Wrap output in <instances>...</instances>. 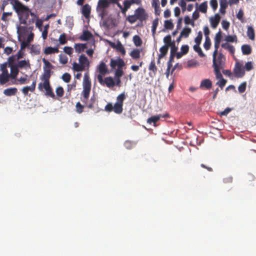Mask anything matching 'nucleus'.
<instances>
[{
  "mask_svg": "<svg viewBox=\"0 0 256 256\" xmlns=\"http://www.w3.org/2000/svg\"><path fill=\"white\" fill-rule=\"evenodd\" d=\"M200 45V44H195L193 46V49L196 52L198 53V54L200 57L204 58L206 56V55L203 52Z\"/></svg>",
  "mask_w": 256,
  "mask_h": 256,
  "instance_id": "obj_35",
  "label": "nucleus"
},
{
  "mask_svg": "<svg viewBox=\"0 0 256 256\" xmlns=\"http://www.w3.org/2000/svg\"><path fill=\"white\" fill-rule=\"evenodd\" d=\"M63 50H64V52L65 54H66L69 56H70L71 54H72L74 52L73 48L71 46H64L63 48Z\"/></svg>",
  "mask_w": 256,
  "mask_h": 256,
  "instance_id": "obj_62",
  "label": "nucleus"
},
{
  "mask_svg": "<svg viewBox=\"0 0 256 256\" xmlns=\"http://www.w3.org/2000/svg\"><path fill=\"white\" fill-rule=\"evenodd\" d=\"M148 69L154 72V74H156V72L157 70V68L156 66V62L154 58L152 60L150 64Z\"/></svg>",
  "mask_w": 256,
  "mask_h": 256,
  "instance_id": "obj_51",
  "label": "nucleus"
},
{
  "mask_svg": "<svg viewBox=\"0 0 256 256\" xmlns=\"http://www.w3.org/2000/svg\"><path fill=\"white\" fill-rule=\"evenodd\" d=\"M10 69V77L12 80H14V81H16L19 72V68H18L16 66L12 64Z\"/></svg>",
  "mask_w": 256,
  "mask_h": 256,
  "instance_id": "obj_23",
  "label": "nucleus"
},
{
  "mask_svg": "<svg viewBox=\"0 0 256 256\" xmlns=\"http://www.w3.org/2000/svg\"><path fill=\"white\" fill-rule=\"evenodd\" d=\"M98 82L101 85H106L109 88H112L114 86V77L108 76L106 77L104 79L100 74H98L97 76Z\"/></svg>",
  "mask_w": 256,
  "mask_h": 256,
  "instance_id": "obj_4",
  "label": "nucleus"
},
{
  "mask_svg": "<svg viewBox=\"0 0 256 256\" xmlns=\"http://www.w3.org/2000/svg\"><path fill=\"white\" fill-rule=\"evenodd\" d=\"M212 86V81L210 78H205L200 82L199 88L202 90H210Z\"/></svg>",
  "mask_w": 256,
  "mask_h": 256,
  "instance_id": "obj_14",
  "label": "nucleus"
},
{
  "mask_svg": "<svg viewBox=\"0 0 256 256\" xmlns=\"http://www.w3.org/2000/svg\"><path fill=\"white\" fill-rule=\"evenodd\" d=\"M135 16L138 18V21H145L148 17V14L146 10L142 6L138 7L134 10Z\"/></svg>",
  "mask_w": 256,
  "mask_h": 256,
  "instance_id": "obj_6",
  "label": "nucleus"
},
{
  "mask_svg": "<svg viewBox=\"0 0 256 256\" xmlns=\"http://www.w3.org/2000/svg\"><path fill=\"white\" fill-rule=\"evenodd\" d=\"M28 76L27 74H24V77H20L18 80L19 84H24L28 83L29 82V80L28 79Z\"/></svg>",
  "mask_w": 256,
  "mask_h": 256,
  "instance_id": "obj_58",
  "label": "nucleus"
},
{
  "mask_svg": "<svg viewBox=\"0 0 256 256\" xmlns=\"http://www.w3.org/2000/svg\"><path fill=\"white\" fill-rule=\"evenodd\" d=\"M222 58L225 59L224 56L220 52L218 53V58L216 60L218 62H216L218 64V68H223L224 66L225 63L222 60Z\"/></svg>",
  "mask_w": 256,
  "mask_h": 256,
  "instance_id": "obj_29",
  "label": "nucleus"
},
{
  "mask_svg": "<svg viewBox=\"0 0 256 256\" xmlns=\"http://www.w3.org/2000/svg\"><path fill=\"white\" fill-rule=\"evenodd\" d=\"M225 40L226 42L228 43H232V42H236L238 41V38L236 34L230 35L228 34L225 38Z\"/></svg>",
  "mask_w": 256,
  "mask_h": 256,
  "instance_id": "obj_40",
  "label": "nucleus"
},
{
  "mask_svg": "<svg viewBox=\"0 0 256 256\" xmlns=\"http://www.w3.org/2000/svg\"><path fill=\"white\" fill-rule=\"evenodd\" d=\"M126 95L125 92H124L117 96L116 102L124 104V102L126 98Z\"/></svg>",
  "mask_w": 256,
  "mask_h": 256,
  "instance_id": "obj_43",
  "label": "nucleus"
},
{
  "mask_svg": "<svg viewBox=\"0 0 256 256\" xmlns=\"http://www.w3.org/2000/svg\"><path fill=\"white\" fill-rule=\"evenodd\" d=\"M59 62L62 64H66L68 62V58L65 54H60L59 55Z\"/></svg>",
  "mask_w": 256,
  "mask_h": 256,
  "instance_id": "obj_52",
  "label": "nucleus"
},
{
  "mask_svg": "<svg viewBox=\"0 0 256 256\" xmlns=\"http://www.w3.org/2000/svg\"><path fill=\"white\" fill-rule=\"evenodd\" d=\"M38 46H39L38 45L37 46L34 44H32L30 48V52L36 55L39 54H40V48H38Z\"/></svg>",
  "mask_w": 256,
  "mask_h": 256,
  "instance_id": "obj_56",
  "label": "nucleus"
},
{
  "mask_svg": "<svg viewBox=\"0 0 256 256\" xmlns=\"http://www.w3.org/2000/svg\"><path fill=\"white\" fill-rule=\"evenodd\" d=\"M132 41L134 46L136 47H140L142 44V40L140 36L136 34L132 38Z\"/></svg>",
  "mask_w": 256,
  "mask_h": 256,
  "instance_id": "obj_34",
  "label": "nucleus"
},
{
  "mask_svg": "<svg viewBox=\"0 0 256 256\" xmlns=\"http://www.w3.org/2000/svg\"><path fill=\"white\" fill-rule=\"evenodd\" d=\"M143 50V48H134L130 53V56L134 60L139 59L140 57V52Z\"/></svg>",
  "mask_w": 256,
  "mask_h": 256,
  "instance_id": "obj_20",
  "label": "nucleus"
},
{
  "mask_svg": "<svg viewBox=\"0 0 256 256\" xmlns=\"http://www.w3.org/2000/svg\"><path fill=\"white\" fill-rule=\"evenodd\" d=\"M254 68V62L252 61H248L246 62L244 66V68L245 72H250L253 70Z\"/></svg>",
  "mask_w": 256,
  "mask_h": 256,
  "instance_id": "obj_41",
  "label": "nucleus"
},
{
  "mask_svg": "<svg viewBox=\"0 0 256 256\" xmlns=\"http://www.w3.org/2000/svg\"><path fill=\"white\" fill-rule=\"evenodd\" d=\"M234 110V108L227 107L223 111L220 112L219 114L220 116H227V115Z\"/></svg>",
  "mask_w": 256,
  "mask_h": 256,
  "instance_id": "obj_59",
  "label": "nucleus"
},
{
  "mask_svg": "<svg viewBox=\"0 0 256 256\" xmlns=\"http://www.w3.org/2000/svg\"><path fill=\"white\" fill-rule=\"evenodd\" d=\"M109 22L110 23L111 25L114 26H116L118 25L116 18H112L111 15H110L104 19L102 22H100V26L106 28H108L110 27Z\"/></svg>",
  "mask_w": 256,
  "mask_h": 256,
  "instance_id": "obj_7",
  "label": "nucleus"
},
{
  "mask_svg": "<svg viewBox=\"0 0 256 256\" xmlns=\"http://www.w3.org/2000/svg\"><path fill=\"white\" fill-rule=\"evenodd\" d=\"M126 20L130 24H133L136 22L138 20L135 16V13L132 15H128L126 18Z\"/></svg>",
  "mask_w": 256,
  "mask_h": 256,
  "instance_id": "obj_49",
  "label": "nucleus"
},
{
  "mask_svg": "<svg viewBox=\"0 0 256 256\" xmlns=\"http://www.w3.org/2000/svg\"><path fill=\"white\" fill-rule=\"evenodd\" d=\"M233 72L236 78H242L246 74L242 64L238 62H236L233 69Z\"/></svg>",
  "mask_w": 256,
  "mask_h": 256,
  "instance_id": "obj_5",
  "label": "nucleus"
},
{
  "mask_svg": "<svg viewBox=\"0 0 256 256\" xmlns=\"http://www.w3.org/2000/svg\"><path fill=\"white\" fill-rule=\"evenodd\" d=\"M82 87L83 90L82 92V95L84 99H88L92 88V82L88 72H86L84 74Z\"/></svg>",
  "mask_w": 256,
  "mask_h": 256,
  "instance_id": "obj_1",
  "label": "nucleus"
},
{
  "mask_svg": "<svg viewBox=\"0 0 256 256\" xmlns=\"http://www.w3.org/2000/svg\"><path fill=\"white\" fill-rule=\"evenodd\" d=\"M126 64L124 60L120 56L112 58L110 63V66L111 68L110 72H114L116 66H117L118 68H122Z\"/></svg>",
  "mask_w": 256,
  "mask_h": 256,
  "instance_id": "obj_3",
  "label": "nucleus"
},
{
  "mask_svg": "<svg viewBox=\"0 0 256 256\" xmlns=\"http://www.w3.org/2000/svg\"><path fill=\"white\" fill-rule=\"evenodd\" d=\"M194 20L190 18V16L188 15H186L184 17V22L186 24V26H188V24L191 25L192 27H194L195 26V22Z\"/></svg>",
  "mask_w": 256,
  "mask_h": 256,
  "instance_id": "obj_39",
  "label": "nucleus"
},
{
  "mask_svg": "<svg viewBox=\"0 0 256 256\" xmlns=\"http://www.w3.org/2000/svg\"><path fill=\"white\" fill-rule=\"evenodd\" d=\"M18 92V89L15 87H11L4 90L3 94L8 96H15Z\"/></svg>",
  "mask_w": 256,
  "mask_h": 256,
  "instance_id": "obj_22",
  "label": "nucleus"
},
{
  "mask_svg": "<svg viewBox=\"0 0 256 256\" xmlns=\"http://www.w3.org/2000/svg\"><path fill=\"white\" fill-rule=\"evenodd\" d=\"M209 20L211 28L212 29H216L219 24L220 19L214 18V17H210Z\"/></svg>",
  "mask_w": 256,
  "mask_h": 256,
  "instance_id": "obj_32",
  "label": "nucleus"
},
{
  "mask_svg": "<svg viewBox=\"0 0 256 256\" xmlns=\"http://www.w3.org/2000/svg\"><path fill=\"white\" fill-rule=\"evenodd\" d=\"M241 50L243 55L248 56L252 52V48L248 44H244L241 46Z\"/></svg>",
  "mask_w": 256,
  "mask_h": 256,
  "instance_id": "obj_24",
  "label": "nucleus"
},
{
  "mask_svg": "<svg viewBox=\"0 0 256 256\" xmlns=\"http://www.w3.org/2000/svg\"><path fill=\"white\" fill-rule=\"evenodd\" d=\"M247 82H243L238 86V90L240 94H242L245 92L246 88Z\"/></svg>",
  "mask_w": 256,
  "mask_h": 256,
  "instance_id": "obj_46",
  "label": "nucleus"
},
{
  "mask_svg": "<svg viewBox=\"0 0 256 256\" xmlns=\"http://www.w3.org/2000/svg\"><path fill=\"white\" fill-rule=\"evenodd\" d=\"M78 63L86 72H88L90 67V62L88 57L84 54H81L78 58Z\"/></svg>",
  "mask_w": 256,
  "mask_h": 256,
  "instance_id": "obj_8",
  "label": "nucleus"
},
{
  "mask_svg": "<svg viewBox=\"0 0 256 256\" xmlns=\"http://www.w3.org/2000/svg\"><path fill=\"white\" fill-rule=\"evenodd\" d=\"M214 68V73L216 76V78L218 80H222V78H224L222 74L220 68H218V64L216 66H212Z\"/></svg>",
  "mask_w": 256,
  "mask_h": 256,
  "instance_id": "obj_33",
  "label": "nucleus"
},
{
  "mask_svg": "<svg viewBox=\"0 0 256 256\" xmlns=\"http://www.w3.org/2000/svg\"><path fill=\"white\" fill-rule=\"evenodd\" d=\"M16 34H18V41L20 42V49L22 50V53L24 54L25 52V48L28 46H29V44L28 42L26 40L21 41L20 38V25L16 24Z\"/></svg>",
  "mask_w": 256,
  "mask_h": 256,
  "instance_id": "obj_15",
  "label": "nucleus"
},
{
  "mask_svg": "<svg viewBox=\"0 0 256 256\" xmlns=\"http://www.w3.org/2000/svg\"><path fill=\"white\" fill-rule=\"evenodd\" d=\"M114 71V78H121V77L124 75V72L122 70V68H115Z\"/></svg>",
  "mask_w": 256,
  "mask_h": 256,
  "instance_id": "obj_54",
  "label": "nucleus"
},
{
  "mask_svg": "<svg viewBox=\"0 0 256 256\" xmlns=\"http://www.w3.org/2000/svg\"><path fill=\"white\" fill-rule=\"evenodd\" d=\"M187 65L188 67H196L199 66V62L194 60H188L187 62Z\"/></svg>",
  "mask_w": 256,
  "mask_h": 256,
  "instance_id": "obj_57",
  "label": "nucleus"
},
{
  "mask_svg": "<svg viewBox=\"0 0 256 256\" xmlns=\"http://www.w3.org/2000/svg\"><path fill=\"white\" fill-rule=\"evenodd\" d=\"M97 69L101 74H108L110 70L108 71V66L104 62L100 61L99 64L97 66Z\"/></svg>",
  "mask_w": 256,
  "mask_h": 256,
  "instance_id": "obj_17",
  "label": "nucleus"
},
{
  "mask_svg": "<svg viewBox=\"0 0 256 256\" xmlns=\"http://www.w3.org/2000/svg\"><path fill=\"white\" fill-rule=\"evenodd\" d=\"M79 39L82 41H88L90 46L96 48V40L92 33L88 30H83L82 34L79 36Z\"/></svg>",
  "mask_w": 256,
  "mask_h": 256,
  "instance_id": "obj_2",
  "label": "nucleus"
},
{
  "mask_svg": "<svg viewBox=\"0 0 256 256\" xmlns=\"http://www.w3.org/2000/svg\"><path fill=\"white\" fill-rule=\"evenodd\" d=\"M202 39V33L201 31H199L197 36L194 38V41L196 44H200Z\"/></svg>",
  "mask_w": 256,
  "mask_h": 256,
  "instance_id": "obj_55",
  "label": "nucleus"
},
{
  "mask_svg": "<svg viewBox=\"0 0 256 256\" xmlns=\"http://www.w3.org/2000/svg\"><path fill=\"white\" fill-rule=\"evenodd\" d=\"M160 114L153 115L147 119L146 122L148 124H153L154 127L157 126L156 122L160 120Z\"/></svg>",
  "mask_w": 256,
  "mask_h": 256,
  "instance_id": "obj_19",
  "label": "nucleus"
},
{
  "mask_svg": "<svg viewBox=\"0 0 256 256\" xmlns=\"http://www.w3.org/2000/svg\"><path fill=\"white\" fill-rule=\"evenodd\" d=\"M123 104L116 102L113 104L114 112L116 114H121L123 111Z\"/></svg>",
  "mask_w": 256,
  "mask_h": 256,
  "instance_id": "obj_26",
  "label": "nucleus"
},
{
  "mask_svg": "<svg viewBox=\"0 0 256 256\" xmlns=\"http://www.w3.org/2000/svg\"><path fill=\"white\" fill-rule=\"evenodd\" d=\"M84 105L81 104L80 102H77L76 104V112L80 114H82L84 111Z\"/></svg>",
  "mask_w": 256,
  "mask_h": 256,
  "instance_id": "obj_53",
  "label": "nucleus"
},
{
  "mask_svg": "<svg viewBox=\"0 0 256 256\" xmlns=\"http://www.w3.org/2000/svg\"><path fill=\"white\" fill-rule=\"evenodd\" d=\"M44 73L41 76L40 79L44 82H50V78L51 76L54 74V72L51 70L46 68L45 66H43Z\"/></svg>",
  "mask_w": 256,
  "mask_h": 256,
  "instance_id": "obj_12",
  "label": "nucleus"
},
{
  "mask_svg": "<svg viewBox=\"0 0 256 256\" xmlns=\"http://www.w3.org/2000/svg\"><path fill=\"white\" fill-rule=\"evenodd\" d=\"M113 104L111 102H108V104H106V106L104 107V110L106 112H114L113 109Z\"/></svg>",
  "mask_w": 256,
  "mask_h": 256,
  "instance_id": "obj_63",
  "label": "nucleus"
},
{
  "mask_svg": "<svg viewBox=\"0 0 256 256\" xmlns=\"http://www.w3.org/2000/svg\"><path fill=\"white\" fill-rule=\"evenodd\" d=\"M158 22H159L158 18H156L153 20V21L152 22V36L154 39H155V34L156 33L157 27L158 25Z\"/></svg>",
  "mask_w": 256,
  "mask_h": 256,
  "instance_id": "obj_30",
  "label": "nucleus"
},
{
  "mask_svg": "<svg viewBox=\"0 0 256 256\" xmlns=\"http://www.w3.org/2000/svg\"><path fill=\"white\" fill-rule=\"evenodd\" d=\"M222 26L224 30H228L230 26V22L226 20H223L222 21Z\"/></svg>",
  "mask_w": 256,
  "mask_h": 256,
  "instance_id": "obj_60",
  "label": "nucleus"
},
{
  "mask_svg": "<svg viewBox=\"0 0 256 256\" xmlns=\"http://www.w3.org/2000/svg\"><path fill=\"white\" fill-rule=\"evenodd\" d=\"M236 18L240 20L242 23L244 22V12L242 8H240L238 12L236 14Z\"/></svg>",
  "mask_w": 256,
  "mask_h": 256,
  "instance_id": "obj_45",
  "label": "nucleus"
},
{
  "mask_svg": "<svg viewBox=\"0 0 256 256\" xmlns=\"http://www.w3.org/2000/svg\"><path fill=\"white\" fill-rule=\"evenodd\" d=\"M66 34L64 32L60 36L58 40L55 39L54 38H51V40L52 41H55L56 42L58 41L60 44L62 45L66 44H67V40L66 38Z\"/></svg>",
  "mask_w": 256,
  "mask_h": 256,
  "instance_id": "obj_31",
  "label": "nucleus"
},
{
  "mask_svg": "<svg viewBox=\"0 0 256 256\" xmlns=\"http://www.w3.org/2000/svg\"><path fill=\"white\" fill-rule=\"evenodd\" d=\"M20 8L18 9V12H16L18 15V18L20 24H23L24 25H28V20L22 18V15L20 14Z\"/></svg>",
  "mask_w": 256,
  "mask_h": 256,
  "instance_id": "obj_36",
  "label": "nucleus"
},
{
  "mask_svg": "<svg viewBox=\"0 0 256 256\" xmlns=\"http://www.w3.org/2000/svg\"><path fill=\"white\" fill-rule=\"evenodd\" d=\"M80 12L82 15L86 18H90L91 12V6L88 4H84L82 6Z\"/></svg>",
  "mask_w": 256,
  "mask_h": 256,
  "instance_id": "obj_13",
  "label": "nucleus"
},
{
  "mask_svg": "<svg viewBox=\"0 0 256 256\" xmlns=\"http://www.w3.org/2000/svg\"><path fill=\"white\" fill-rule=\"evenodd\" d=\"M44 90H46L45 95L52 98L56 99V96L52 90V88L50 84V82H44Z\"/></svg>",
  "mask_w": 256,
  "mask_h": 256,
  "instance_id": "obj_11",
  "label": "nucleus"
},
{
  "mask_svg": "<svg viewBox=\"0 0 256 256\" xmlns=\"http://www.w3.org/2000/svg\"><path fill=\"white\" fill-rule=\"evenodd\" d=\"M72 76L68 72H64L61 76V78L66 83H68L71 80Z\"/></svg>",
  "mask_w": 256,
  "mask_h": 256,
  "instance_id": "obj_47",
  "label": "nucleus"
},
{
  "mask_svg": "<svg viewBox=\"0 0 256 256\" xmlns=\"http://www.w3.org/2000/svg\"><path fill=\"white\" fill-rule=\"evenodd\" d=\"M66 22L68 27L70 30H72L74 26L73 17L70 16H67L66 20Z\"/></svg>",
  "mask_w": 256,
  "mask_h": 256,
  "instance_id": "obj_48",
  "label": "nucleus"
},
{
  "mask_svg": "<svg viewBox=\"0 0 256 256\" xmlns=\"http://www.w3.org/2000/svg\"><path fill=\"white\" fill-rule=\"evenodd\" d=\"M64 90L62 86H58L56 89V95L58 98H62L64 95Z\"/></svg>",
  "mask_w": 256,
  "mask_h": 256,
  "instance_id": "obj_50",
  "label": "nucleus"
},
{
  "mask_svg": "<svg viewBox=\"0 0 256 256\" xmlns=\"http://www.w3.org/2000/svg\"><path fill=\"white\" fill-rule=\"evenodd\" d=\"M181 32H183L182 36L184 38H187L192 32V29L188 26H186Z\"/></svg>",
  "mask_w": 256,
  "mask_h": 256,
  "instance_id": "obj_42",
  "label": "nucleus"
},
{
  "mask_svg": "<svg viewBox=\"0 0 256 256\" xmlns=\"http://www.w3.org/2000/svg\"><path fill=\"white\" fill-rule=\"evenodd\" d=\"M174 26L172 19L165 20L164 21V28L162 30V32H166L167 30H172L174 29Z\"/></svg>",
  "mask_w": 256,
  "mask_h": 256,
  "instance_id": "obj_18",
  "label": "nucleus"
},
{
  "mask_svg": "<svg viewBox=\"0 0 256 256\" xmlns=\"http://www.w3.org/2000/svg\"><path fill=\"white\" fill-rule=\"evenodd\" d=\"M203 46L206 50H208L210 49L212 46V42L210 37L205 38V41Z\"/></svg>",
  "mask_w": 256,
  "mask_h": 256,
  "instance_id": "obj_44",
  "label": "nucleus"
},
{
  "mask_svg": "<svg viewBox=\"0 0 256 256\" xmlns=\"http://www.w3.org/2000/svg\"><path fill=\"white\" fill-rule=\"evenodd\" d=\"M247 36L250 40H254L255 38V32L252 26H247Z\"/></svg>",
  "mask_w": 256,
  "mask_h": 256,
  "instance_id": "obj_25",
  "label": "nucleus"
},
{
  "mask_svg": "<svg viewBox=\"0 0 256 256\" xmlns=\"http://www.w3.org/2000/svg\"><path fill=\"white\" fill-rule=\"evenodd\" d=\"M19 69H27L30 68V64L28 60H19L17 63L14 64Z\"/></svg>",
  "mask_w": 256,
  "mask_h": 256,
  "instance_id": "obj_16",
  "label": "nucleus"
},
{
  "mask_svg": "<svg viewBox=\"0 0 256 256\" xmlns=\"http://www.w3.org/2000/svg\"><path fill=\"white\" fill-rule=\"evenodd\" d=\"M116 42L117 46L116 50L118 52H120L122 56H124L126 54V50L124 46L122 44L119 40H116Z\"/></svg>",
  "mask_w": 256,
  "mask_h": 256,
  "instance_id": "obj_28",
  "label": "nucleus"
},
{
  "mask_svg": "<svg viewBox=\"0 0 256 256\" xmlns=\"http://www.w3.org/2000/svg\"><path fill=\"white\" fill-rule=\"evenodd\" d=\"M21 12H23L24 11H28L29 12V14L32 16V18H34V20H36L39 18L38 14L34 12H32V10L28 6L24 4V6H22L20 8Z\"/></svg>",
  "mask_w": 256,
  "mask_h": 256,
  "instance_id": "obj_21",
  "label": "nucleus"
},
{
  "mask_svg": "<svg viewBox=\"0 0 256 256\" xmlns=\"http://www.w3.org/2000/svg\"><path fill=\"white\" fill-rule=\"evenodd\" d=\"M0 71L2 72L0 74V84H4L8 80V78L10 77V74L6 68H3L0 66Z\"/></svg>",
  "mask_w": 256,
  "mask_h": 256,
  "instance_id": "obj_9",
  "label": "nucleus"
},
{
  "mask_svg": "<svg viewBox=\"0 0 256 256\" xmlns=\"http://www.w3.org/2000/svg\"><path fill=\"white\" fill-rule=\"evenodd\" d=\"M110 4L108 0H98L96 10L97 12H104V10L109 7Z\"/></svg>",
  "mask_w": 256,
  "mask_h": 256,
  "instance_id": "obj_10",
  "label": "nucleus"
},
{
  "mask_svg": "<svg viewBox=\"0 0 256 256\" xmlns=\"http://www.w3.org/2000/svg\"><path fill=\"white\" fill-rule=\"evenodd\" d=\"M208 9V2L204 1L198 6V11L202 14H206Z\"/></svg>",
  "mask_w": 256,
  "mask_h": 256,
  "instance_id": "obj_37",
  "label": "nucleus"
},
{
  "mask_svg": "<svg viewBox=\"0 0 256 256\" xmlns=\"http://www.w3.org/2000/svg\"><path fill=\"white\" fill-rule=\"evenodd\" d=\"M72 70L74 72H82L85 70L79 63H77L76 62H74L72 63Z\"/></svg>",
  "mask_w": 256,
  "mask_h": 256,
  "instance_id": "obj_38",
  "label": "nucleus"
},
{
  "mask_svg": "<svg viewBox=\"0 0 256 256\" xmlns=\"http://www.w3.org/2000/svg\"><path fill=\"white\" fill-rule=\"evenodd\" d=\"M168 44L169 47L170 48V50L178 51V46L176 45V41L174 40H172Z\"/></svg>",
  "mask_w": 256,
  "mask_h": 256,
  "instance_id": "obj_61",
  "label": "nucleus"
},
{
  "mask_svg": "<svg viewBox=\"0 0 256 256\" xmlns=\"http://www.w3.org/2000/svg\"><path fill=\"white\" fill-rule=\"evenodd\" d=\"M44 22V20H39V18L35 20V24L36 27L38 28L40 32L42 31V26Z\"/></svg>",
  "mask_w": 256,
  "mask_h": 256,
  "instance_id": "obj_64",
  "label": "nucleus"
},
{
  "mask_svg": "<svg viewBox=\"0 0 256 256\" xmlns=\"http://www.w3.org/2000/svg\"><path fill=\"white\" fill-rule=\"evenodd\" d=\"M221 46L222 48L228 50L231 54H234L235 48L234 46H232L228 43L224 42V43H222L221 44Z\"/></svg>",
  "mask_w": 256,
  "mask_h": 256,
  "instance_id": "obj_27",
  "label": "nucleus"
}]
</instances>
